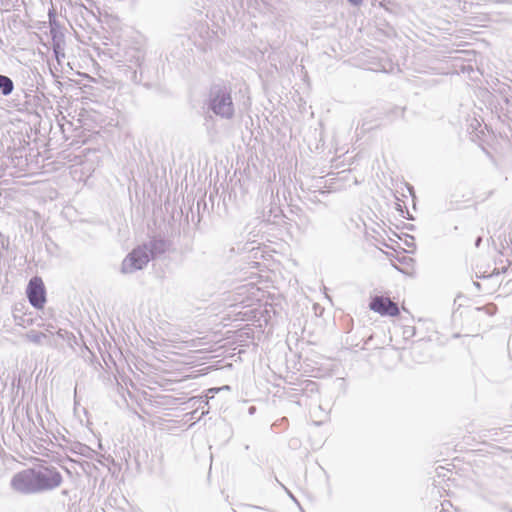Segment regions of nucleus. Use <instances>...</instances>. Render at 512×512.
I'll use <instances>...</instances> for the list:
<instances>
[{"label":"nucleus","instance_id":"20e7f679","mask_svg":"<svg viewBox=\"0 0 512 512\" xmlns=\"http://www.w3.org/2000/svg\"><path fill=\"white\" fill-rule=\"evenodd\" d=\"M369 308L381 316L397 317L400 315V308L397 303L389 297L376 295L371 298Z\"/></svg>","mask_w":512,"mask_h":512},{"label":"nucleus","instance_id":"7ed1b4c3","mask_svg":"<svg viewBox=\"0 0 512 512\" xmlns=\"http://www.w3.org/2000/svg\"><path fill=\"white\" fill-rule=\"evenodd\" d=\"M37 489L39 491L51 490L60 486L62 482L61 474L55 468L42 467L36 469Z\"/></svg>","mask_w":512,"mask_h":512},{"label":"nucleus","instance_id":"39448f33","mask_svg":"<svg viewBox=\"0 0 512 512\" xmlns=\"http://www.w3.org/2000/svg\"><path fill=\"white\" fill-rule=\"evenodd\" d=\"M27 296L32 306L42 309L46 303L45 286L40 277H33L27 286Z\"/></svg>","mask_w":512,"mask_h":512},{"label":"nucleus","instance_id":"f257e3e1","mask_svg":"<svg viewBox=\"0 0 512 512\" xmlns=\"http://www.w3.org/2000/svg\"><path fill=\"white\" fill-rule=\"evenodd\" d=\"M496 252L493 256L494 269L492 275L506 273L512 266V236L506 235L499 237L498 243L495 244Z\"/></svg>","mask_w":512,"mask_h":512},{"label":"nucleus","instance_id":"6e6552de","mask_svg":"<svg viewBox=\"0 0 512 512\" xmlns=\"http://www.w3.org/2000/svg\"><path fill=\"white\" fill-rule=\"evenodd\" d=\"M0 89L4 95H9L13 90V82L7 77L0 75Z\"/></svg>","mask_w":512,"mask_h":512},{"label":"nucleus","instance_id":"1a4fd4ad","mask_svg":"<svg viewBox=\"0 0 512 512\" xmlns=\"http://www.w3.org/2000/svg\"><path fill=\"white\" fill-rule=\"evenodd\" d=\"M353 4H359L362 0H349Z\"/></svg>","mask_w":512,"mask_h":512},{"label":"nucleus","instance_id":"423d86ee","mask_svg":"<svg viewBox=\"0 0 512 512\" xmlns=\"http://www.w3.org/2000/svg\"><path fill=\"white\" fill-rule=\"evenodd\" d=\"M212 109L216 114L229 117L233 113V104L229 94L217 95L212 101Z\"/></svg>","mask_w":512,"mask_h":512},{"label":"nucleus","instance_id":"9d476101","mask_svg":"<svg viewBox=\"0 0 512 512\" xmlns=\"http://www.w3.org/2000/svg\"><path fill=\"white\" fill-rule=\"evenodd\" d=\"M474 285L477 286L478 289H480V283L479 282H474Z\"/></svg>","mask_w":512,"mask_h":512},{"label":"nucleus","instance_id":"0eeeda50","mask_svg":"<svg viewBox=\"0 0 512 512\" xmlns=\"http://www.w3.org/2000/svg\"><path fill=\"white\" fill-rule=\"evenodd\" d=\"M149 261L148 254L141 250L135 249L133 250L129 257L126 260V264L130 269H141L144 265H146Z\"/></svg>","mask_w":512,"mask_h":512},{"label":"nucleus","instance_id":"f03ea898","mask_svg":"<svg viewBox=\"0 0 512 512\" xmlns=\"http://www.w3.org/2000/svg\"><path fill=\"white\" fill-rule=\"evenodd\" d=\"M12 487L20 493H35L38 492L36 469H26L17 473L11 482Z\"/></svg>","mask_w":512,"mask_h":512}]
</instances>
